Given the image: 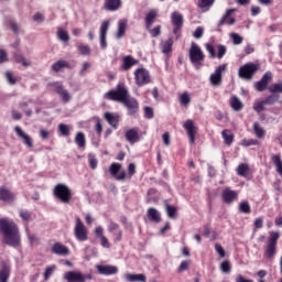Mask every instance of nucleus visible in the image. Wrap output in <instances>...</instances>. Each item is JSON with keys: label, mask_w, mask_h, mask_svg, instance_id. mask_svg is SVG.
<instances>
[{"label": "nucleus", "mask_w": 282, "mask_h": 282, "mask_svg": "<svg viewBox=\"0 0 282 282\" xmlns=\"http://www.w3.org/2000/svg\"><path fill=\"white\" fill-rule=\"evenodd\" d=\"M194 39H202L204 36V28L197 26L193 33Z\"/></svg>", "instance_id": "69168bd1"}, {"label": "nucleus", "mask_w": 282, "mask_h": 282, "mask_svg": "<svg viewBox=\"0 0 282 282\" xmlns=\"http://www.w3.org/2000/svg\"><path fill=\"white\" fill-rule=\"evenodd\" d=\"M124 138L129 144H135V142H140V132L138 128H132L126 131Z\"/></svg>", "instance_id": "aec40b11"}, {"label": "nucleus", "mask_w": 282, "mask_h": 282, "mask_svg": "<svg viewBox=\"0 0 282 282\" xmlns=\"http://www.w3.org/2000/svg\"><path fill=\"white\" fill-rule=\"evenodd\" d=\"M180 102L184 107H188L191 105V96L187 93H183L180 97Z\"/></svg>", "instance_id": "864d4df0"}, {"label": "nucleus", "mask_w": 282, "mask_h": 282, "mask_svg": "<svg viewBox=\"0 0 282 282\" xmlns=\"http://www.w3.org/2000/svg\"><path fill=\"white\" fill-rule=\"evenodd\" d=\"M236 282H254L253 280H250V279H246L243 278L241 274H238L236 276Z\"/></svg>", "instance_id": "774afa93"}, {"label": "nucleus", "mask_w": 282, "mask_h": 282, "mask_svg": "<svg viewBox=\"0 0 282 282\" xmlns=\"http://www.w3.org/2000/svg\"><path fill=\"white\" fill-rule=\"evenodd\" d=\"M25 232L29 239V242L31 243V246H34V243H36V241H39V237H36V235L34 234H30V229L25 228Z\"/></svg>", "instance_id": "4d7b16f0"}, {"label": "nucleus", "mask_w": 282, "mask_h": 282, "mask_svg": "<svg viewBox=\"0 0 282 282\" xmlns=\"http://www.w3.org/2000/svg\"><path fill=\"white\" fill-rule=\"evenodd\" d=\"M133 65H138V61L133 58V56L127 55L123 57L122 69L124 72H129V69H131Z\"/></svg>", "instance_id": "cd10ccee"}, {"label": "nucleus", "mask_w": 282, "mask_h": 282, "mask_svg": "<svg viewBox=\"0 0 282 282\" xmlns=\"http://www.w3.org/2000/svg\"><path fill=\"white\" fill-rule=\"evenodd\" d=\"M232 270V265H230V261L226 260L224 261L221 264H220V271L224 273V274H230Z\"/></svg>", "instance_id": "49530a36"}, {"label": "nucleus", "mask_w": 282, "mask_h": 282, "mask_svg": "<svg viewBox=\"0 0 282 282\" xmlns=\"http://www.w3.org/2000/svg\"><path fill=\"white\" fill-rule=\"evenodd\" d=\"M257 144H259V140H257V139L242 140V147H257Z\"/></svg>", "instance_id": "13d9d810"}, {"label": "nucleus", "mask_w": 282, "mask_h": 282, "mask_svg": "<svg viewBox=\"0 0 282 282\" xmlns=\"http://www.w3.org/2000/svg\"><path fill=\"white\" fill-rule=\"evenodd\" d=\"M162 26L158 25L154 29L150 30V34L153 39H156V36H160V34H162Z\"/></svg>", "instance_id": "0e129e2a"}, {"label": "nucleus", "mask_w": 282, "mask_h": 282, "mask_svg": "<svg viewBox=\"0 0 282 282\" xmlns=\"http://www.w3.org/2000/svg\"><path fill=\"white\" fill-rule=\"evenodd\" d=\"M122 105L128 109V116H135V113L140 111V104L138 102V99L130 97V95L126 98Z\"/></svg>", "instance_id": "1a4fd4ad"}, {"label": "nucleus", "mask_w": 282, "mask_h": 282, "mask_svg": "<svg viewBox=\"0 0 282 282\" xmlns=\"http://www.w3.org/2000/svg\"><path fill=\"white\" fill-rule=\"evenodd\" d=\"M265 105L267 104H264V100H262L260 102H256L253 105V109H254V111H257V113H261V111H263L265 109Z\"/></svg>", "instance_id": "680f3d73"}, {"label": "nucleus", "mask_w": 282, "mask_h": 282, "mask_svg": "<svg viewBox=\"0 0 282 282\" xmlns=\"http://www.w3.org/2000/svg\"><path fill=\"white\" fill-rule=\"evenodd\" d=\"M163 54H169L173 50V37H169L166 42L161 44Z\"/></svg>", "instance_id": "ea45409f"}, {"label": "nucleus", "mask_w": 282, "mask_h": 282, "mask_svg": "<svg viewBox=\"0 0 282 282\" xmlns=\"http://www.w3.org/2000/svg\"><path fill=\"white\" fill-rule=\"evenodd\" d=\"M218 53H217V58L221 59L224 58V56H226V52H227V48L224 44H219L218 46Z\"/></svg>", "instance_id": "052dcab7"}, {"label": "nucleus", "mask_w": 282, "mask_h": 282, "mask_svg": "<svg viewBox=\"0 0 282 282\" xmlns=\"http://www.w3.org/2000/svg\"><path fill=\"white\" fill-rule=\"evenodd\" d=\"M270 80H272V72H267L260 80H258L254 84L256 91H265L268 88V85L270 84Z\"/></svg>", "instance_id": "4468645a"}, {"label": "nucleus", "mask_w": 282, "mask_h": 282, "mask_svg": "<svg viewBox=\"0 0 282 282\" xmlns=\"http://www.w3.org/2000/svg\"><path fill=\"white\" fill-rule=\"evenodd\" d=\"M144 116L148 120H151V118H153V108L149 106L144 107Z\"/></svg>", "instance_id": "338daca9"}, {"label": "nucleus", "mask_w": 282, "mask_h": 282, "mask_svg": "<svg viewBox=\"0 0 282 282\" xmlns=\"http://www.w3.org/2000/svg\"><path fill=\"white\" fill-rule=\"evenodd\" d=\"M0 232L3 235V241L11 248H21V232L14 220L0 218Z\"/></svg>", "instance_id": "f257e3e1"}, {"label": "nucleus", "mask_w": 282, "mask_h": 282, "mask_svg": "<svg viewBox=\"0 0 282 282\" xmlns=\"http://www.w3.org/2000/svg\"><path fill=\"white\" fill-rule=\"evenodd\" d=\"M129 96V89L122 85H118L116 89L109 90L105 94L104 98L107 100H112L113 102H120L121 105L123 101L127 100Z\"/></svg>", "instance_id": "f03ea898"}, {"label": "nucleus", "mask_w": 282, "mask_h": 282, "mask_svg": "<svg viewBox=\"0 0 282 282\" xmlns=\"http://www.w3.org/2000/svg\"><path fill=\"white\" fill-rule=\"evenodd\" d=\"M172 24L177 28H184V15L175 11L171 14Z\"/></svg>", "instance_id": "a878e982"}, {"label": "nucleus", "mask_w": 282, "mask_h": 282, "mask_svg": "<svg viewBox=\"0 0 282 282\" xmlns=\"http://www.w3.org/2000/svg\"><path fill=\"white\" fill-rule=\"evenodd\" d=\"M56 271V265L46 267L44 272V281H50V278Z\"/></svg>", "instance_id": "8fccbe9b"}, {"label": "nucleus", "mask_w": 282, "mask_h": 282, "mask_svg": "<svg viewBox=\"0 0 282 282\" xmlns=\"http://www.w3.org/2000/svg\"><path fill=\"white\" fill-rule=\"evenodd\" d=\"M14 131H15V133L19 138H22L25 147H28L29 149H32L34 147V142L32 141V137H30L28 133H25V131H23V129L21 127L17 126L14 128Z\"/></svg>", "instance_id": "6ab92c4d"}, {"label": "nucleus", "mask_w": 282, "mask_h": 282, "mask_svg": "<svg viewBox=\"0 0 282 282\" xmlns=\"http://www.w3.org/2000/svg\"><path fill=\"white\" fill-rule=\"evenodd\" d=\"M53 254H58L59 257H67L69 254V248L61 242H56L52 247Z\"/></svg>", "instance_id": "4be33fe9"}, {"label": "nucleus", "mask_w": 282, "mask_h": 282, "mask_svg": "<svg viewBox=\"0 0 282 282\" xmlns=\"http://www.w3.org/2000/svg\"><path fill=\"white\" fill-rule=\"evenodd\" d=\"M124 32H127V23L124 21H119L116 39H122V36H124Z\"/></svg>", "instance_id": "4c0bfd02"}, {"label": "nucleus", "mask_w": 282, "mask_h": 282, "mask_svg": "<svg viewBox=\"0 0 282 282\" xmlns=\"http://www.w3.org/2000/svg\"><path fill=\"white\" fill-rule=\"evenodd\" d=\"M58 131L62 133V135H69V127L65 123L58 124Z\"/></svg>", "instance_id": "e2e57ef3"}, {"label": "nucleus", "mask_w": 282, "mask_h": 282, "mask_svg": "<svg viewBox=\"0 0 282 282\" xmlns=\"http://www.w3.org/2000/svg\"><path fill=\"white\" fill-rule=\"evenodd\" d=\"M221 197L225 204H232V202H236V199L239 198V193H237V191L226 188L223 191Z\"/></svg>", "instance_id": "a211bd4d"}, {"label": "nucleus", "mask_w": 282, "mask_h": 282, "mask_svg": "<svg viewBox=\"0 0 282 282\" xmlns=\"http://www.w3.org/2000/svg\"><path fill=\"white\" fill-rule=\"evenodd\" d=\"M148 218L150 221H154L155 224H160L162 221V216L160 215V212L155 209L154 207H151L148 209Z\"/></svg>", "instance_id": "c85d7f7f"}, {"label": "nucleus", "mask_w": 282, "mask_h": 282, "mask_svg": "<svg viewBox=\"0 0 282 282\" xmlns=\"http://www.w3.org/2000/svg\"><path fill=\"white\" fill-rule=\"evenodd\" d=\"M165 210L167 213V217L170 219H175V215H177V208L175 206L170 205L169 203L165 204Z\"/></svg>", "instance_id": "a19ab883"}, {"label": "nucleus", "mask_w": 282, "mask_h": 282, "mask_svg": "<svg viewBox=\"0 0 282 282\" xmlns=\"http://www.w3.org/2000/svg\"><path fill=\"white\" fill-rule=\"evenodd\" d=\"M105 120H107L110 127H113V129H118V122H120V117L118 115L106 112Z\"/></svg>", "instance_id": "bb28decb"}, {"label": "nucleus", "mask_w": 282, "mask_h": 282, "mask_svg": "<svg viewBox=\"0 0 282 282\" xmlns=\"http://www.w3.org/2000/svg\"><path fill=\"white\" fill-rule=\"evenodd\" d=\"M226 72V64L216 67L215 73L209 76V82L213 87H219L221 85V74Z\"/></svg>", "instance_id": "9d476101"}, {"label": "nucleus", "mask_w": 282, "mask_h": 282, "mask_svg": "<svg viewBox=\"0 0 282 282\" xmlns=\"http://www.w3.org/2000/svg\"><path fill=\"white\" fill-rule=\"evenodd\" d=\"M280 234L278 231H271L269 237V243L267 246L264 256L267 259H272L276 254V243H279Z\"/></svg>", "instance_id": "0eeeda50"}, {"label": "nucleus", "mask_w": 282, "mask_h": 282, "mask_svg": "<svg viewBox=\"0 0 282 282\" xmlns=\"http://www.w3.org/2000/svg\"><path fill=\"white\" fill-rule=\"evenodd\" d=\"M77 50L83 56H89L91 54V48L86 44L77 45Z\"/></svg>", "instance_id": "c03bdc74"}, {"label": "nucleus", "mask_w": 282, "mask_h": 282, "mask_svg": "<svg viewBox=\"0 0 282 282\" xmlns=\"http://www.w3.org/2000/svg\"><path fill=\"white\" fill-rule=\"evenodd\" d=\"M98 274H102L104 276H111L113 274H118V267L111 264H97L96 265Z\"/></svg>", "instance_id": "dca6fc26"}, {"label": "nucleus", "mask_w": 282, "mask_h": 282, "mask_svg": "<svg viewBox=\"0 0 282 282\" xmlns=\"http://www.w3.org/2000/svg\"><path fill=\"white\" fill-rule=\"evenodd\" d=\"M272 162L275 166L276 173L280 174L282 177V161H281V154H275L272 156Z\"/></svg>", "instance_id": "c9c22d12"}, {"label": "nucleus", "mask_w": 282, "mask_h": 282, "mask_svg": "<svg viewBox=\"0 0 282 282\" xmlns=\"http://www.w3.org/2000/svg\"><path fill=\"white\" fill-rule=\"evenodd\" d=\"M57 39L62 41V43H68L69 42V33L67 31L58 28L57 29Z\"/></svg>", "instance_id": "58836bf2"}, {"label": "nucleus", "mask_w": 282, "mask_h": 282, "mask_svg": "<svg viewBox=\"0 0 282 282\" xmlns=\"http://www.w3.org/2000/svg\"><path fill=\"white\" fill-rule=\"evenodd\" d=\"M189 61L191 63H199V61H204V52H202V48L195 43H192L189 48Z\"/></svg>", "instance_id": "ddd939ff"}, {"label": "nucleus", "mask_w": 282, "mask_h": 282, "mask_svg": "<svg viewBox=\"0 0 282 282\" xmlns=\"http://www.w3.org/2000/svg\"><path fill=\"white\" fill-rule=\"evenodd\" d=\"M155 19H158V11L151 10L145 15V28H147V30H151V26L153 25V23H155Z\"/></svg>", "instance_id": "c756f323"}, {"label": "nucleus", "mask_w": 282, "mask_h": 282, "mask_svg": "<svg viewBox=\"0 0 282 282\" xmlns=\"http://www.w3.org/2000/svg\"><path fill=\"white\" fill-rule=\"evenodd\" d=\"M126 279L129 282H147V275H144L142 273H140V274H127Z\"/></svg>", "instance_id": "f704fd0d"}, {"label": "nucleus", "mask_w": 282, "mask_h": 282, "mask_svg": "<svg viewBox=\"0 0 282 282\" xmlns=\"http://www.w3.org/2000/svg\"><path fill=\"white\" fill-rule=\"evenodd\" d=\"M88 162H89V166L93 171H95V169L98 167V160L96 159V155L94 154H88Z\"/></svg>", "instance_id": "5fc2aeb1"}, {"label": "nucleus", "mask_w": 282, "mask_h": 282, "mask_svg": "<svg viewBox=\"0 0 282 282\" xmlns=\"http://www.w3.org/2000/svg\"><path fill=\"white\" fill-rule=\"evenodd\" d=\"M107 32H109V21H104L99 29V43L101 50L107 47Z\"/></svg>", "instance_id": "f3484780"}, {"label": "nucleus", "mask_w": 282, "mask_h": 282, "mask_svg": "<svg viewBox=\"0 0 282 282\" xmlns=\"http://www.w3.org/2000/svg\"><path fill=\"white\" fill-rule=\"evenodd\" d=\"M259 72V66L254 63H247L241 66L238 70L239 78H243V80H252L254 74Z\"/></svg>", "instance_id": "423d86ee"}, {"label": "nucleus", "mask_w": 282, "mask_h": 282, "mask_svg": "<svg viewBox=\"0 0 282 282\" xmlns=\"http://www.w3.org/2000/svg\"><path fill=\"white\" fill-rule=\"evenodd\" d=\"M134 78L138 87H144V85L151 83V75L147 68H138L134 72Z\"/></svg>", "instance_id": "6e6552de"}, {"label": "nucleus", "mask_w": 282, "mask_h": 282, "mask_svg": "<svg viewBox=\"0 0 282 282\" xmlns=\"http://www.w3.org/2000/svg\"><path fill=\"white\" fill-rule=\"evenodd\" d=\"M239 212L243 213V215H250V203H248V202L240 203Z\"/></svg>", "instance_id": "09e8293b"}, {"label": "nucleus", "mask_w": 282, "mask_h": 282, "mask_svg": "<svg viewBox=\"0 0 282 282\" xmlns=\"http://www.w3.org/2000/svg\"><path fill=\"white\" fill-rule=\"evenodd\" d=\"M214 3H215V0H198V8L204 10L206 8H212Z\"/></svg>", "instance_id": "603ef678"}, {"label": "nucleus", "mask_w": 282, "mask_h": 282, "mask_svg": "<svg viewBox=\"0 0 282 282\" xmlns=\"http://www.w3.org/2000/svg\"><path fill=\"white\" fill-rule=\"evenodd\" d=\"M0 199L6 204H12L14 202V194L6 187H0Z\"/></svg>", "instance_id": "5701e85b"}, {"label": "nucleus", "mask_w": 282, "mask_h": 282, "mask_svg": "<svg viewBox=\"0 0 282 282\" xmlns=\"http://www.w3.org/2000/svg\"><path fill=\"white\" fill-rule=\"evenodd\" d=\"M229 37L231 39L234 45H241L243 43V37L239 33H230Z\"/></svg>", "instance_id": "a18cd8bd"}, {"label": "nucleus", "mask_w": 282, "mask_h": 282, "mask_svg": "<svg viewBox=\"0 0 282 282\" xmlns=\"http://www.w3.org/2000/svg\"><path fill=\"white\" fill-rule=\"evenodd\" d=\"M232 12H237V9H228L218 21L217 26L221 28V25H235V23H237V19L232 18Z\"/></svg>", "instance_id": "f8f14e48"}, {"label": "nucleus", "mask_w": 282, "mask_h": 282, "mask_svg": "<svg viewBox=\"0 0 282 282\" xmlns=\"http://www.w3.org/2000/svg\"><path fill=\"white\" fill-rule=\"evenodd\" d=\"M279 100V95L272 94L264 99L265 105H274Z\"/></svg>", "instance_id": "6e6d98bb"}, {"label": "nucleus", "mask_w": 282, "mask_h": 282, "mask_svg": "<svg viewBox=\"0 0 282 282\" xmlns=\"http://www.w3.org/2000/svg\"><path fill=\"white\" fill-rule=\"evenodd\" d=\"M120 0H105V8L109 12H116L120 8Z\"/></svg>", "instance_id": "7c9ffc66"}, {"label": "nucleus", "mask_w": 282, "mask_h": 282, "mask_svg": "<svg viewBox=\"0 0 282 282\" xmlns=\"http://www.w3.org/2000/svg\"><path fill=\"white\" fill-rule=\"evenodd\" d=\"M64 279L67 282H85V278H83V273L80 271H68L64 273Z\"/></svg>", "instance_id": "412c9836"}, {"label": "nucleus", "mask_w": 282, "mask_h": 282, "mask_svg": "<svg viewBox=\"0 0 282 282\" xmlns=\"http://www.w3.org/2000/svg\"><path fill=\"white\" fill-rule=\"evenodd\" d=\"M48 86L53 89L54 94H57V96H59L64 105H67V102L72 101V94H69V90L65 88L63 82H53L50 83Z\"/></svg>", "instance_id": "7ed1b4c3"}, {"label": "nucleus", "mask_w": 282, "mask_h": 282, "mask_svg": "<svg viewBox=\"0 0 282 282\" xmlns=\"http://www.w3.org/2000/svg\"><path fill=\"white\" fill-rule=\"evenodd\" d=\"M6 79L8 80L9 85H17V78L12 74V72L7 70L6 72Z\"/></svg>", "instance_id": "bf43d9fd"}, {"label": "nucleus", "mask_w": 282, "mask_h": 282, "mask_svg": "<svg viewBox=\"0 0 282 282\" xmlns=\"http://www.w3.org/2000/svg\"><path fill=\"white\" fill-rule=\"evenodd\" d=\"M191 263H192L191 260L182 261L177 268L178 274H182V272H186V270H188V268H191Z\"/></svg>", "instance_id": "de8ad7c7"}, {"label": "nucleus", "mask_w": 282, "mask_h": 282, "mask_svg": "<svg viewBox=\"0 0 282 282\" xmlns=\"http://www.w3.org/2000/svg\"><path fill=\"white\" fill-rule=\"evenodd\" d=\"M270 94H282V84L281 83H276V84H272L271 86L268 87ZM280 105H282V100L280 101Z\"/></svg>", "instance_id": "79ce46f5"}, {"label": "nucleus", "mask_w": 282, "mask_h": 282, "mask_svg": "<svg viewBox=\"0 0 282 282\" xmlns=\"http://www.w3.org/2000/svg\"><path fill=\"white\" fill-rule=\"evenodd\" d=\"M11 272H12V269L10 268V265L2 263L0 269V282L10 281Z\"/></svg>", "instance_id": "b1692460"}, {"label": "nucleus", "mask_w": 282, "mask_h": 282, "mask_svg": "<svg viewBox=\"0 0 282 282\" xmlns=\"http://www.w3.org/2000/svg\"><path fill=\"white\" fill-rule=\"evenodd\" d=\"M75 142H76L77 147H79V149H83L86 144L85 133L78 132L75 137Z\"/></svg>", "instance_id": "37998d69"}, {"label": "nucleus", "mask_w": 282, "mask_h": 282, "mask_svg": "<svg viewBox=\"0 0 282 282\" xmlns=\"http://www.w3.org/2000/svg\"><path fill=\"white\" fill-rule=\"evenodd\" d=\"M248 173H250V165L248 163L239 164L237 167V175L240 177H247Z\"/></svg>", "instance_id": "72a5a7b5"}, {"label": "nucleus", "mask_w": 282, "mask_h": 282, "mask_svg": "<svg viewBox=\"0 0 282 282\" xmlns=\"http://www.w3.org/2000/svg\"><path fill=\"white\" fill-rule=\"evenodd\" d=\"M230 107L234 109V111H241V109H243V102H241L239 97L232 96L230 99Z\"/></svg>", "instance_id": "2f4dec72"}, {"label": "nucleus", "mask_w": 282, "mask_h": 282, "mask_svg": "<svg viewBox=\"0 0 282 282\" xmlns=\"http://www.w3.org/2000/svg\"><path fill=\"white\" fill-rule=\"evenodd\" d=\"M88 69H91V63H89V62H84V63L82 64V67H80L79 72H78L79 76H82V77H83V76H86Z\"/></svg>", "instance_id": "3c124183"}, {"label": "nucleus", "mask_w": 282, "mask_h": 282, "mask_svg": "<svg viewBox=\"0 0 282 282\" xmlns=\"http://www.w3.org/2000/svg\"><path fill=\"white\" fill-rule=\"evenodd\" d=\"M69 69V63L67 61L61 59L52 64L51 69L52 72H63V69Z\"/></svg>", "instance_id": "393cba45"}, {"label": "nucleus", "mask_w": 282, "mask_h": 282, "mask_svg": "<svg viewBox=\"0 0 282 282\" xmlns=\"http://www.w3.org/2000/svg\"><path fill=\"white\" fill-rule=\"evenodd\" d=\"M120 169H122V165L120 163H112L109 167V172L112 177H116V180H118V182H124V180H127V172H120Z\"/></svg>", "instance_id": "9b49d317"}, {"label": "nucleus", "mask_w": 282, "mask_h": 282, "mask_svg": "<svg viewBox=\"0 0 282 282\" xmlns=\"http://www.w3.org/2000/svg\"><path fill=\"white\" fill-rule=\"evenodd\" d=\"M74 236L77 241H87L89 239V231L80 217L75 218Z\"/></svg>", "instance_id": "39448f33"}, {"label": "nucleus", "mask_w": 282, "mask_h": 282, "mask_svg": "<svg viewBox=\"0 0 282 282\" xmlns=\"http://www.w3.org/2000/svg\"><path fill=\"white\" fill-rule=\"evenodd\" d=\"M53 194L57 199H61L63 204H69L72 200V189L63 183L54 187Z\"/></svg>", "instance_id": "20e7f679"}, {"label": "nucleus", "mask_w": 282, "mask_h": 282, "mask_svg": "<svg viewBox=\"0 0 282 282\" xmlns=\"http://www.w3.org/2000/svg\"><path fill=\"white\" fill-rule=\"evenodd\" d=\"M183 128L187 131L189 142L195 144V133H197V127H195V121L188 119L184 122Z\"/></svg>", "instance_id": "2eb2a0df"}, {"label": "nucleus", "mask_w": 282, "mask_h": 282, "mask_svg": "<svg viewBox=\"0 0 282 282\" xmlns=\"http://www.w3.org/2000/svg\"><path fill=\"white\" fill-rule=\"evenodd\" d=\"M221 135H223L225 144H227V147H230V144H232V142H235V134L232 133V131L226 129L221 132Z\"/></svg>", "instance_id": "473e14b6"}, {"label": "nucleus", "mask_w": 282, "mask_h": 282, "mask_svg": "<svg viewBox=\"0 0 282 282\" xmlns=\"http://www.w3.org/2000/svg\"><path fill=\"white\" fill-rule=\"evenodd\" d=\"M253 131L256 133V137L261 140L262 138H265V129H263L259 122L253 123Z\"/></svg>", "instance_id": "e433bc0d"}]
</instances>
